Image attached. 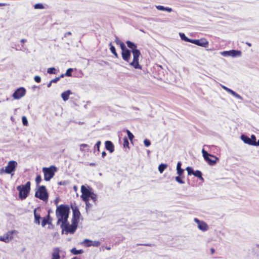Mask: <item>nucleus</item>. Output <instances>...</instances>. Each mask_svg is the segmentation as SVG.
Segmentation results:
<instances>
[{"label":"nucleus","mask_w":259,"mask_h":259,"mask_svg":"<svg viewBox=\"0 0 259 259\" xmlns=\"http://www.w3.org/2000/svg\"><path fill=\"white\" fill-rule=\"evenodd\" d=\"M69 213V207L67 205L61 204L57 206L56 210V217L58 219L57 224L61 222L65 224L68 221Z\"/></svg>","instance_id":"f257e3e1"},{"label":"nucleus","mask_w":259,"mask_h":259,"mask_svg":"<svg viewBox=\"0 0 259 259\" xmlns=\"http://www.w3.org/2000/svg\"><path fill=\"white\" fill-rule=\"evenodd\" d=\"M126 44L127 47L132 50L133 55V61L130 63V65L136 69H141V66L139 64V59L141 55L140 51L137 49V45L134 42L127 40Z\"/></svg>","instance_id":"f03ea898"},{"label":"nucleus","mask_w":259,"mask_h":259,"mask_svg":"<svg viewBox=\"0 0 259 259\" xmlns=\"http://www.w3.org/2000/svg\"><path fill=\"white\" fill-rule=\"evenodd\" d=\"M30 182H27L25 185H19L17 187V190L19 191V197L21 200L27 198L30 191Z\"/></svg>","instance_id":"7ed1b4c3"},{"label":"nucleus","mask_w":259,"mask_h":259,"mask_svg":"<svg viewBox=\"0 0 259 259\" xmlns=\"http://www.w3.org/2000/svg\"><path fill=\"white\" fill-rule=\"evenodd\" d=\"M35 197L45 202H47L49 198V194L46 187L44 185L38 186L35 193Z\"/></svg>","instance_id":"20e7f679"},{"label":"nucleus","mask_w":259,"mask_h":259,"mask_svg":"<svg viewBox=\"0 0 259 259\" xmlns=\"http://www.w3.org/2000/svg\"><path fill=\"white\" fill-rule=\"evenodd\" d=\"M17 165L18 163L16 161L11 160L8 162V165L5 168L0 169V174L6 173L13 176Z\"/></svg>","instance_id":"39448f33"},{"label":"nucleus","mask_w":259,"mask_h":259,"mask_svg":"<svg viewBox=\"0 0 259 259\" xmlns=\"http://www.w3.org/2000/svg\"><path fill=\"white\" fill-rule=\"evenodd\" d=\"M57 168L54 165H51L49 167H43L42 171L44 174V180L49 181L54 176Z\"/></svg>","instance_id":"423d86ee"},{"label":"nucleus","mask_w":259,"mask_h":259,"mask_svg":"<svg viewBox=\"0 0 259 259\" xmlns=\"http://www.w3.org/2000/svg\"><path fill=\"white\" fill-rule=\"evenodd\" d=\"M202 153L205 160L210 165H214L219 160L217 156L208 153L204 149H202Z\"/></svg>","instance_id":"0eeeda50"},{"label":"nucleus","mask_w":259,"mask_h":259,"mask_svg":"<svg viewBox=\"0 0 259 259\" xmlns=\"http://www.w3.org/2000/svg\"><path fill=\"white\" fill-rule=\"evenodd\" d=\"M81 192L82 193L81 198L85 202L87 206L89 207V200L92 192L83 185L81 187Z\"/></svg>","instance_id":"6e6552de"},{"label":"nucleus","mask_w":259,"mask_h":259,"mask_svg":"<svg viewBox=\"0 0 259 259\" xmlns=\"http://www.w3.org/2000/svg\"><path fill=\"white\" fill-rule=\"evenodd\" d=\"M76 222L72 221L71 225H69L68 221L65 224H62L61 227H63L67 232L70 233H73L76 230L77 224Z\"/></svg>","instance_id":"1a4fd4ad"},{"label":"nucleus","mask_w":259,"mask_h":259,"mask_svg":"<svg viewBox=\"0 0 259 259\" xmlns=\"http://www.w3.org/2000/svg\"><path fill=\"white\" fill-rule=\"evenodd\" d=\"M26 92L24 88L20 87L15 91L13 93V97L15 99H19L25 96Z\"/></svg>","instance_id":"9d476101"},{"label":"nucleus","mask_w":259,"mask_h":259,"mask_svg":"<svg viewBox=\"0 0 259 259\" xmlns=\"http://www.w3.org/2000/svg\"><path fill=\"white\" fill-rule=\"evenodd\" d=\"M191 43L196 45L197 46L207 48L209 45V42L205 38H202L199 39H193Z\"/></svg>","instance_id":"9b49d317"},{"label":"nucleus","mask_w":259,"mask_h":259,"mask_svg":"<svg viewBox=\"0 0 259 259\" xmlns=\"http://www.w3.org/2000/svg\"><path fill=\"white\" fill-rule=\"evenodd\" d=\"M186 169L188 172V175H193L195 177L198 178L201 181H204V179L202 176V172L200 170H197L194 171L190 167H187Z\"/></svg>","instance_id":"f8f14e48"},{"label":"nucleus","mask_w":259,"mask_h":259,"mask_svg":"<svg viewBox=\"0 0 259 259\" xmlns=\"http://www.w3.org/2000/svg\"><path fill=\"white\" fill-rule=\"evenodd\" d=\"M71 207L73 211L72 221L76 222L75 223H78L80 217V211L76 206H72Z\"/></svg>","instance_id":"ddd939ff"},{"label":"nucleus","mask_w":259,"mask_h":259,"mask_svg":"<svg viewBox=\"0 0 259 259\" xmlns=\"http://www.w3.org/2000/svg\"><path fill=\"white\" fill-rule=\"evenodd\" d=\"M15 232V230L8 232L6 234L0 237V240L6 243L8 242L13 238V235Z\"/></svg>","instance_id":"4468645a"},{"label":"nucleus","mask_w":259,"mask_h":259,"mask_svg":"<svg viewBox=\"0 0 259 259\" xmlns=\"http://www.w3.org/2000/svg\"><path fill=\"white\" fill-rule=\"evenodd\" d=\"M194 221L198 224V228L202 231H205L208 229V226L205 222L200 221L197 218L194 219Z\"/></svg>","instance_id":"2eb2a0df"},{"label":"nucleus","mask_w":259,"mask_h":259,"mask_svg":"<svg viewBox=\"0 0 259 259\" xmlns=\"http://www.w3.org/2000/svg\"><path fill=\"white\" fill-rule=\"evenodd\" d=\"M52 219L49 213L46 217L42 218L41 225L42 227H45L47 224H52Z\"/></svg>","instance_id":"dca6fc26"},{"label":"nucleus","mask_w":259,"mask_h":259,"mask_svg":"<svg viewBox=\"0 0 259 259\" xmlns=\"http://www.w3.org/2000/svg\"><path fill=\"white\" fill-rule=\"evenodd\" d=\"M122 58L124 61L129 62L131 59V51L126 50L121 52Z\"/></svg>","instance_id":"f3484780"},{"label":"nucleus","mask_w":259,"mask_h":259,"mask_svg":"<svg viewBox=\"0 0 259 259\" xmlns=\"http://www.w3.org/2000/svg\"><path fill=\"white\" fill-rule=\"evenodd\" d=\"M37 210H40V208L39 207H37V208H35L33 211L34 217V223L37 225H39L40 223V219H41V217L40 214L36 212Z\"/></svg>","instance_id":"a211bd4d"},{"label":"nucleus","mask_w":259,"mask_h":259,"mask_svg":"<svg viewBox=\"0 0 259 259\" xmlns=\"http://www.w3.org/2000/svg\"><path fill=\"white\" fill-rule=\"evenodd\" d=\"M105 148L110 153H112L114 151V146L113 144L110 141H107L105 143Z\"/></svg>","instance_id":"6ab92c4d"},{"label":"nucleus","mask_w":259,"mask_h":259,"mask_svg":"<svg viewBox=\"0 0 259 259\" xmlns=\"http://www.w3.org/2000/svg\"><path fill=\"white\" fill-rule=\"evenodd\" d=\"M60 249L59 248H55L52 254V259H60Z\"/></svg>","instance_id":"aec40b11"},{"label":"nucleus","mask_w":259,"mask_h":259,"mask_svg":"<svg viewBox=\"0 0 259 259\" xmlns=\"http://www.w3.org/2000/svg\"><path fill=\"white\" fill-rule=\"evenodd\" d=\"M71 94L70 90H67L63 92L61 94V97L64 101H66L68 100L69 95Z\"/></svg>","instance_id":"412c9836"},{"label":"nucleus","mask_w":259,"mask_h":259,"mask_svg":"<svg viewBox=\"0 0 259 259\" xmlns=\"http://www.w3.org/2000/svg\"><path fill=\"white\" fill-rule=\"evenodd\" d=\"M241 140L246 144H247L249 145H251V144H253V143L252 142L249 137L247 136L242 135L241 136Z\"/></svg>","instance_id":"4be33fe9"},{"label":"nucleus","mask_w":259,"mask_h":259,"mask_svg":"<svg viewBox=\"0 0 259 259\" xmlns=\"http://www.w3.org/2000/svg\"><path fill=\"white\" fill-rule=\"evenodd\" d=\"M228 53H229V56L233 57L240 56L241 55V52L237 50H231Z\"/></svg>","instance_id":"5701e85b"},{"label":"nucleus","mask_w":259,"mask_h":259,"mask_svg":"<svg viewBox=\"0 0 259 259\" xmlns=\"http://www.w3.org/2000/svg\"><path fill=\"white\" fill-rule=\"evenodd\" d=\"M181 165L182 163L181 162H179L177 165V174L179 176H181L184 171V170L181 168Z\"/></svg>","instance_id":"b1692460"},{"label":"nucleus","mask_w":259,"mask_h":259,"mask_svg":"<svg viewBox=\"0 0 259 259\" xmlns=\"http://www.w3.org/2000/svg\"><path fill=\"white\" fill-rule=\"evenodd\" d=\"M157 9L160 11H166L168 12H171L172 11V9L170 8L164 7L162 6H158L156 7Z\"/></svg>","instance_id":"393cba45"},{"label":"nucleus","mask_w":259,"mask_h":259,"mask_svg":"<svg viewBox=\"0 0 259 259\" xmlns=\"http://www.w3.org/2000/svg\"><path fill=\"white\" fill-rule=\"evenodd\" d=\"M109 46L110 47V51L111 52V53L113 54H114V55L115 56V57L116 58H118V55L117 53L116 52V50H115V47L112 45L111 42L110 43Z\"/></svg>","instance_id":"a878e982"},{"label":"nucleus","mask_w":259,"mask_h":259,"mask_svg":"<svg viewBox=\"0 0 259 259\" xmlns=\"http://www.w3.org/2000/svg\"><path fill=\"white\" fill-rule=\"evenodd\" d=\"M71 252L72 254L76 255L82 253L83 252V251L82 249L77 250L76 248L74 247L72 249H71Z\"/></svg>","instance_id":"bb28decb"},{"label":"nucleus","mask_w":259,"mask_h":259,"mask_svg":"<svg viewBox=\"0 0 259 259\" xmlns=\"http://www.w3.org/2000/svg\"><path fill=\"white\" fill-rule=\"evenodd\" d=\"M92 241L89 239H85L81 243L85 247H90L92 246Z\"/></svg>","instance_id":"cd10ccee"},{"label":"nucleus","mask_w":259,"mask_h":259,"mask_svg":"<svg viewBox=\"0 0 259 259\" xmlns=\"http://www.w3.org/2000/svg\"><path fill=\"white\" fill-rule=\"evenodd\" d=\"M167 165L166 164H160L158 166V170L160 173H162L163 171L166 168Z\"/></svg>","instance_id":"c85d7f7f"},{"label":"nucleus","mask_w":259,"mask_h":259,"mask_svg":"<svg viewBox=\"0 0 259 259\" xmlns=\"http://www.w3.org/2000/svg\"><path fill=\"white\" fill-rule=\"evenodd\" d=\"M180 37L182 39L187 41V42H191V41L193 40L192 39H190L189 38H188L185 35L184 33H180Z\"/></svg>","instance_id":"c756f323"},{"label":"nucleus","mask_w":259,"mask_h":259,"mask_svg":"<svg viewBox=\"0 0 259 259\" xmlns=\"http://www.w3.org/2000/svg\"><path fill=\"white\" fill-rule=\"evenodd\" d=\"M41 177L40 175H38L36 176V178H35V183H36V186L37 187L39 186V184L40 183V182H41Z\"/></svg>","instance_id":"7c9ffc66"},{"label":"nucleus","mask_w":259,"mask_h":259,"mask_svg":"<svg viewBox=\"0 0 259 259\" xmlns=\"http://www.w3.org/2000/svg\"><path fill=\"white\" fill-rule=\"evenodd\" d=\"M47 72L49 74H55L57 73L56 69L54 67L49 68L47 69Z\"/></svg>","instance_id":"2f4dec72"},{"label":"nucleus","mask_w":259,"mask_h":259,"mask_svg":"<svg viewBox=\"0 0 259 259\" xmlns=\"http://www.w3.org/2000/svg\"><path fill=\"white\" fill-rule=\"evenodd\" d=\"M123 147L124 148H125V147L129 148V146H128L129 142H128V140H127L126 137H124L123 138Z\"/></svg>","instance_id":"473e14b6"},{"label":"nucleus","mask_w":259,"mask_h":259,"mask_svg":"<svg viewBox=\"0 0 259 259\" xmlns=\"http://www.w3.org/2000/svg\"><path fill=\"white\" fill-rule=\"evenodd\" d=\"M72 71H73L72 68H68V69L67 70V71H66V73H65V76H71V75H72V74H71V73H72Z\"/></svg>","instance_id":"72a5a7b5"},{"label":"nucleus","mask_w":259,"mask_h":259,"mask_svg":"<svg viewBox=\"0 0 259 259\" xmlns=\"http://www.w3.org/2000/svg\"><path fill=\"white\" fill-rule=\"evenodd\" d=\"M126 133L127 134V136H128V137L129 139L131 141H132L133 139L134 138V136L133 134L128 130H126Z\"/></svg>","instance_id":"f704fd0d"},{"label":"nucleus","mask_w":259,"mask_h":259,"mask_svg":"<svg viewBox=\"0 0 259 259\" xmlns=\"http://www.w3.org/2000/svg\"><path fill=\"white\" fill-rule=\"evenodd\" d=\"M250 139L253 143V144H251V145L256 146V137L254 135H252Z\"/></svg>","instance_id":"c9c22d12"},{"label":"nucleus","mask_w":259,"mask_h":259,"mask_svg":"<svg viewBox=\"0 0 259 259\" xmlns=\"http://www.w3.org/2000/svg\"><path fill=\"white\" fill-rule=\"evenodd\" d=\"M101 144V142L100 141H98L95 146V148L97 149V150L98 151V153L100 152V145Z\"/></svg>","instance_id":"e433bc0d"},{"label":"nucleus","mask_w":259,"mask_h":259,"mask_svg":"<svg viewBox=\"0 0 259 259\" xmlns=\"http://www.w3.org/2000/svg\"><path fill=\"white\" fill-rule=\"evenodd\" d=\"M34 8L36 9H43L44 6L41 4H36L34 5Z\"/></svg>","instance_id":"4c0bfd02"},{"label":"nucleus","mask_w":259,"mask_h":259,"mask_svg":"<svg viewBox=\"0 0 259 259\" xmlns=\"http://www.w3.org/2000/svg\"><path fill=\"white\" fill-rule=\"evenodd\" d=\"M22 121L24 125L27 126L28 125V121L27 118L25 116H23L22 117Z\"/></svg>","instance_id":"58836bf2"},{"label":"nucleus","mask_w":259,"mask_h":259,"mask_svg":"<svg viewBox=\"0 0 259 259\" xmlns=\"http://www.w3.org/2000/svg\"><path fill=\"white\" fill-rule=\"evenodd\" d=\"M79 147H80V150L81 151H84V149L85 148L88 147V145L86 144H81L80 145Z\"/></svg>","instance_id":"ea45409f"},{"label":"nucleus","mask_w":259,"mask_h":259,"mask_svg":"<svg viewBox=\"0 0 259 259\" xmlns=\"http://www.w3.org/2000/svg\"><path fill=\"white\" fill-rule=\"evenodd\" d=\"M181 176H177L176 177V180L177 182L180 184H184V182L182 180V179L180 177Z\"/></svg>","instance_id":"a19ab883"},{"label":"nucleus","mask_w":259,"mask_h":259,"mask_svg":"<svg viewBox=\"0 0 259 259\" xmlns=\"http://www.w3.org/2000/svg\"><path fill=\"white\" fill-rule=\"evenodd\" d=\"M100 245V242L98 241H93L92 243V246L98 247Z\"/></svg>","instance_id":"79ce46f5"},{"label":"nucleus","mask_w":259,"mask_h":259,"mask_svg":"<svg viewBox=\"0 0 259 259\" xmlns=\"http://www.w3.org/2000/svg\"><path fill=\"white\" fill-rule=\"evenodd\" d=\"M119 46L122 50V52H123V51L127 50V49H126L124 44L123 42L121 44H120Z\"/></svg>","instance_id":"37998d69"},{"label":"nucleus","mask_w":259,"mask_h":259,"mask_svg":"<svg viewBox=\"0 0 259 259\" xmlns=\"http://www.w3.org/2000/svg\"><path fill=\"white\" fill-rule=\"evenodd\" d=\"M229 93H230L233 96H234V97L238 98L240 97V96L238 94H237L236 92H235L232 90H230Z\"/></svg>","instance_id":"c03bdc74"},{"label":"nucleus","mask_w":259,"mask_h":259,"mask_svg":"<svg viewBox=\"0 0 259 259\" xmlns=\"http://www.w3.org/2000/svg\"><path fill=\"white\" fill-rule=\"evenodd\" d=\"M144 143L146 147H149L151 144L150 141L148 139H145L144 141Z\"/></svg>","instance_id":"a18cd8bd"},{"label":"nucleus","mask_w":259,"mask_h":259,"mask_svg":"<svg viewBox=\"0 0 259 259\" xmlns=\"http://www.w3.org/2000/svg\"><path fill=\"white\" fill-rule=\"evenodd\" d=\"M34 79L37 83H39L41 81V77L38 75L35 76Z\"/></svg>","instance_id":"49530a36"},{"label":"nucleus","mask_w":259,"mask_h":259,"mask_svg":"<svg viewBox=\"0 0 259 259\" xmlns=\"http://www.w3.org/2000/svg\"><path fill=\"white\" fill-rule=\"evenodd\" d=\"M90 198H91L93 200L94 202H96V201L97 200V196L93 192L92 193V195L91 196H90Z\"/></svg>","instance_id":"de8ad7c7"},{"label":"nucleus","mask_w":259,"mask_h":259,"mask_svg":"<svg viewBox=\"0 0 259 259\" xmlns=\"http://www.w3.org/2000/svg\"><path fill=\"white\" fill-rule=\"evenodd\" d=\"M60 79V77H56L51 80V83H56Z\"/></svg>","instance_id":"09e8293b"},{"label":"nucleus","mask_w":259,"mask_h":259,"mask_svg":"<svg viewBox=\"0 0 259 259\" xmlns=\"http://www.w3.org/2000/svg\"><path fill=\"white\" fill-rule=\"evenodd\" d=\"M115 42H116V44L118 45H119L120 44H121L122 42L121 41H120L118 38L117 37H116L115 39Z\"/></svg>","instance_id":"8fccbe9b"},{"label":"nucleus","mask_w":259,"mask_h":259,"mask_svg":"<svg viewBox=\"0 0 259 259\" xmlns=\"http://www.w3.org/2000/svg\"><path fill=\"white\" fill-rule=\"evenodd\" d=\"M71 35V32L70 31H68L67 32H66L65 34H64V36L65 37H67V36L68 35Z\"/></svg>","instance_id":"3c124183"},{"label":"nucleus","mask_w":259,"mask_h":259,"mask_svg":"<svg viewBox=\"0 0 259 259\" xmlns=\"http://www.w3.org/2000/svg\"><path fill=\"white\" fill-rule=\"evenodd\" d=\"M229 51H224L223 53H222V54L223 55H228L229 56V53H228Z\"/></svg>","instance_id":"603ef678"},{"label":"nucleus","mask_w":259,"mask_h":259,"mask_svg":"<svg viewBox=\"0 0 259 259\" xmlns=\"http://www.w3.org/2000/svg\"><path fill=\"white\" fill-rule=\"evenodd\" d=\"M106 155V153L105 151H103L102 152V156L103 158H104L105 157V156Z\"/></svg>","instance_id":"864d4df0"},{"label":"nucleus","mask_w":259,"mask_h":259,"mask_svg":"<svg viewBox=\"0 0 259 259\" xmlns=\"http://www.w3.org/2000/svg\"><path fill=\"white\" fill-rule=\"evenodd\" d=\"M214 251H215V250L213 248H211L210 249V252H211V254H212L214 253Z\"/></svg>","instance_id":"5fc2aeb1"},{"label":"nucleus","mask_w":259,"mask_h":259,"mask_svg":"<svg viewBox=\"0 0 259 259\" xmlns=\"http://www.w3.org/2000/svg\"><path fill=\"white\" fill-rule=\"evenodd\" d=\"M51 84H52V83H51V81H50V82L47 85L48 88H50L51 86Z\"/></svg>","instance_id":"6e6d98bb"},{"label":"nucleus","mask_w":259,"mask_h":259,"mask_svg":"<svg viewBox=\"0 0 259 259\" xmlns=\"http://www.w3.org/2000/svg\"><path fill=\"white\" fill-rule=\"evenodd\" d=\"M6 5H7V4L5 3H0V6H5Z\"/></svg>","instance_id":"4d7b16f0"},{"label":"nucleus","mask_w":259,"mask_h":259,"mask_svg":"<svg viewBox=\"0 0 259 259\" xmlns=\"http://www.w3.org/2000/svg\"><path fill=\"white\" fill-rule=\"evenodd\" d=\"M26 39H22L21 40V42H22V43H24V42H26Z\"/></svg>","instance_id":"13d9d810"},{"label":"nucleus","mask_w":259,"mask_h":259,"mask_svg":"<svg viewBox=\"0 0 259 259\" xmlns=\"http://www.w3.org/2000/svg\"><path fill=\"white\" fill-rule=\"evenodd\" d=\"M222 87L223 89H224L225 91L226 90L227 87L224 86V85H222Z\"/></svg>","instance_id":"bf43d9fd"},{"label":"nucleus","mask_w":259,"mask_h":259,"mask_svg":"<svg viewBox=\"0 0 259 259\" xmlns=\"http://www.w3.org/2000/svg\"><path fill=\"white\" fill-rule=\"evenodd\" d=\"M64 76H65V74H62L59 77L61 78L63 77Z\"/></svg>","instance_id":"052dcab7"},{"label":"nucleus","mask_w":259,"mask_h":259,"mask_svg":"<svg viewBox=\"0 0 259 259\" xmlns=\"http://www.w3.org/2000/svg\"><path fill=\"white\" fill-rule=\"evenodd\" d=\"M256 146H259V140L256 142Z\"/></svg>","instance_id":"680f3d73"},{"label":"nucleus","mask_w":259,"mask_h":259,"mask_svg":"<svg viewBox=\"0 0 259 259\" xmlns=\"http://www.w3.org/2000/svg\"><path fill=\"white\" fill-rule=\"evenodd\" d=\"M230 90H231L230 89H229V88H227L226 91L227 92H228V93H229Z\"/></svg>","instance_id":"e2e57ef3"},{"label":"nucleus","mask_w":259,"mask_h":259,"mask_svg":"<svg viewBox=\"0 0 259 259\" xmlns=\"http://www.w3.org/2000/svg\"><path fill=\"white\" fill-rule=\"evenodd\" d=\"M246 44L249 47L251 46V44L250 43L246 42Z\"/></svg>","instance_id":"0e129e2a"},{"label":"nucleus","mask_w":259,"mask_h":259,"mask_svg":"<svg viewBox=\"0 0 259 259\" xmlns=\"http://www.w3.org/2000/svg\"><path fill=\"white\" fill-rule=\"evenodd\" d=\"M72 259H80V258L77 257H74Z\"/></svg>","instance_id":"69168bd1"},{"label":"nucleus","mask_w":259,"mask_h":259,"mask_svg":"<svg viewBox=\"0 0 259 259\" xmlns=\"http://www.w3.org/2000/svg\"><path fill=\"white\" fill-rule=\"evenodd\" d=\"M90 165H94L95 164L94 163H91Z\"/></svg>","instance_id":"338daca9"},{"label":"nucleus","mask_w":259,"mask_h":259,"mask_svg":"<svg viewBox=\"0 0 259 259\" xmlns=\"http://www.w3.org/2000/svg\"><path fill=\"white\" fill-rule=\"evenodd\" d=\"M74 189H76V186H74Z\"/></svg>","instance_id":"774afa93"}]
</instances>
